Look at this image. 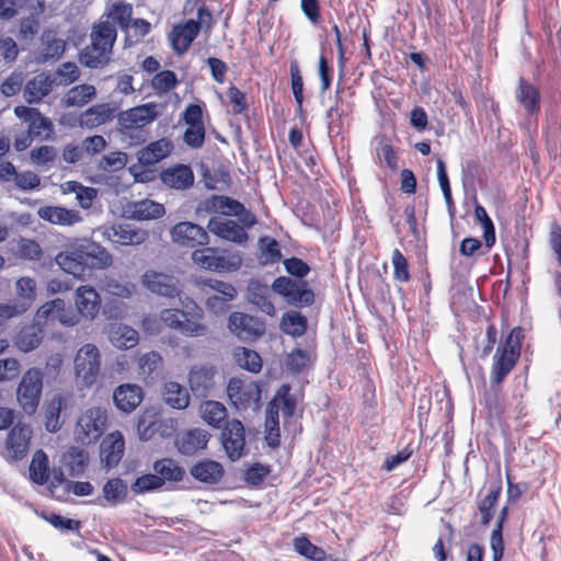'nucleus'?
<instances>
[{"label": "nucleus", "instance_id": "obj_26", "mask_svg": "<svg viewBox=\"0 0 561 561\" xmlns=\"http://www.w3.org/2000/svg\"><path fill=\"white\" fill-rule=\"evenodd\" d=\"M502 385L503 383L495 385L490 382V389L483 394L488 417L496 421L499 424L505 423V413L507 410L506 397L503 393Z\"/></svg>", "mask_w": 561, "mask_h": 561}, {"label": "nucleus", "instance_id": "obj_23", "mask_svg": "<svg viewBox=\"0 0 561 561\" xmlns=\"http://www.w3.org/2000/svg\"><path fill=\"white\" fill-rule=\"evenodd\" d=\"M144 400V390L136 383H122L113 391L115 407L124 412L131 413Z\"/></svg>", "mask_w": 561, "mask_h": 561}, {"label": "nucleus", "instance_id": "obj_27", "mask_svg": "<svg viewBox=\"0 0 561 561\" xmlns=\"http://www.w3.org/2000/svg\"><path fill=\"white\" fill-rule=\"evenodd\" d=\"M207 228L217 237L234 243H245L249 239V236L243 227L231 219H220L213 217L209 219Z\"/></svg>", "mask_w": 561, "mask_h": 561}, {"label": "nucleus", "instance_id": "obj_15", "mask_svg": "<svg viewBox=\"0 0 561 561\" xmlns=\"http://www.w3.org/2000/svg\"><path fill=\"white\" fill-rule=\"evenodd\" d=\"M141 284L150 293L165 298H175L181 291L179 280L173 275L154 270H148L142 274Z\"/></svg>", "mask_w": 561, "mask_h": 561}, {"label": "nucleus", "instance_id": "obj_46", "mask_svg": "<svg viewBox=\"0 0 561 561\" xmlns=\"http://www.w3.org/2000/svg\"><path fill=\"white\" fill-rule=\"evenodd\" d=\"M102 491L106 502L110 505L115 506L126 500L128 486L121 478H112L105 482Z\"/></svg>", "mask_w": 561, "mask_h": 561}, {"label": "nucleus", "instance_id": "obj_45", "mask_svg": "<svg viewBox=\"0 0 561 561\" xmlns=\"http://www.w3.org/2000/svg\"><path fill=\"white\" fill-rule=\"evenodd\" d=\"M153 470L165 481L179 482L185 476V470L172 458H163L153 462Z\"/></svg>", "mask_w": 561, "mask_h": 561}, {"label": "nucleus", "instance_id": "obj_25", "mask_svg": "<svg viewBox=\"0 0 561 561\" xmlns=\"http://www.w3.org/2000/svg\"><path fill=\"white\" fill-rule=\"evenodd\" d=\"M116 112L117 106L114 104H95L82 112L78 118V122L81 127L93 129L112 122L116 116Z\"/></svg>", "mask_w": 561, "mask_h": 561}, {"label": "nucleus", "instance_id": "obj_56", "mask_svg": "<svg viewBox=\"0 0 561 561\" xmlns=\"http://www.w3.org/2000/svg\"><path fill=\"white\" fill-rule=\"evenodd\" d=\"M163 486V478L153 473H146L138 477L131 483V491L135 494H144L147 492L159 490Z\"/></svg>", "mask_w": 561, "mask_h": 561}, {"label": "nucleus", "instance_id": "obj_11", "mask_svg": "<svg viewBox=\"0 0 561 561\" xmlns=\"http://www.w3.org/2000/svg\"><path fill=\"white\" fill-rule=\"evenodd\" d=\"M272 289L284 297L286 302L295 307H308L314 302L313 291L306 282L294 280L286 276L274 279Z\"/></svg>", "mask_w": 561, "mask_h": 561}, {"label": "nucleus", "instance_id": "obj_48", "mask_svg": "<svg viewBox=\"0 0 561 561\" xmlns=\"http://www.w3.org/2000/svg\"><path fill=\"white\" fill-rule=\"evenodd\" d=\"M16 295L20 301L19 307H25V311L32 306L36 298V282L28 276L20 277L15 283Z\"/></svg>", "mask_w": 561, "mask_h": 561}, {"label": "nucleus", "instance_id": "obj_58", "mask_svg": "<svg viewBox=\"0 0 561 561\" xmlns=\"http://www.w3.org/2000/svg\"><path fill=\"white\" fill-rule=\"evenodd\" d=\"M391 262L393 278L400 283H408L411 278L409 262L399 249L392 251Z\"/></svg>", "mask_w": 561, "mask_h": 561}, {"label": "nucleus", "instance_id": "obj_64", "mask_svg": "<svg viewBox=\"0 0 561 561\" xmlns=\"http://www.w3.org/2000/svg\"><path fill=\"white\" fill-rule=\"evenodd\" d=\"M266 426V435L265 440L266 444L272 448H277L280 445V431L278 423V413L277 411H271L266 417L265 422Z\"/></svg>", "mask_w": 561, "mask_h": 561}, {"label": "nucleus", "instance_id": "obj_50", "mask_svg": "<svg viewBox=\"0 0 561 561\" xmlns=\"http://www.w3.org/2000/svg\"><path fill=\"white\" fill-rule=\"evenodd\" d=\"M234 359L239 367L250 373L257 374L262 369V358L260 354L247 347H238L234 351Z\"/></svg>", "mask_w": 561, "mask_h": 561}, {"label": "nucleus", "instance_id": "obj_4", "mask_svg": "<svg viewBox=\"0 0 561 561\" xmlns=\"http://www.w3.org/2000/svg\"><path fill=\"white\" fill-rule=\"evenodd\" d=\"M77 386L80 390L95 386L101 375V353L92 343L83 344L73 359Z\"/></svg>", "mask_w": 561, "mask_h": 561}, {"label": "nucleus", "instance_id": "obj_57", "mask_svg": "<svg viewBox=\"0 0 561 561\" xmlns=\"http://www.w3.org/2000/svg\"><path fill=\"white\" fill-rule=\"evenodd\" d=\"M127 163V154L122 151H112L104 154L98 163L100 170L105 172H117L123 170Z\"/></svg>", "mask_w": 561, "mask_h": 561}, {"label": "nucleus", "instance_id": "obj_17", "mask_svg": "<svg viewBox=\"0 0 561 561\" xmlns=\"http://www.w3.org/2000/svg\"><path fill=\"white\" fill-rule=\"evenodd\" d=\"M515 99L528 117H537L541 111V93L538 85L525 77H519Z\"/></svg>", "mask_w": 561, "mask_h": 561}, {"label": "nucleus", "instance_id": "obj_21", "mask_svg": "<svg viewBox=\"0 0 561 561\" xmlns=\"http://www.w3.org/2000/svg\"><path fill=\"white\" fill-rule=\"evenodd\" d=\"M520 355L512 350L497 346L493 356V363L490 370V382L495 385L503 383L506 377L515 368Z\"/></svg>", "mask_w": 561, "mask_h": 561}, {"label": "nucleus", "instance_id": "obj_62", "mask_svg": "<svg viewBox=\"0 0 561 561\" xmlns=\"http://www.w3.org/2000/svg\"><path fill=\"white\" fill-rule=\"evenodd\" d=\"M178 82L176 75L172 70H162L153 76L151 85L157 92L167 93L174 89Z\"/></svg>", "mask_w": 561, "mask_h": 561}, {"label": "nucleus", "instance_id": "obj_3", "mask_svg": "<svg viewBox=\"0 0 561 561\" xmlns=\"http://www.w3.org/2000/svg\"><path fill=\"white\" fill-rule=\"evenodd\" d=\"M161 322L169 329L179 331L188 337H199L208 334L204 323V310L193 302L187 311L178 308H167L160 312Z\"/></svg>", "mask_w": 561, "mask_h": 561}, {"label": "nucleus", "instance_id": "obj_5", "mask_svg": "<svg viewBox=\"0 0 561 561\" xmlns=\"http://www.w3.org/2000/svg\"><path fill=\"white\" fill-rule=\"evenodd\" d=\"M213 20L210 10L204 2L197 8V20L190 19L183 23L175 24L170 34L169 39L173 50L176 54H184L201 32L202 24H209Z\"/></svg>", "mask_w": 561, "mask_h": 561}, {"label": "nucleus", "instance_id": "obj_42", "mask_svg": "<svg viewBox=\"0 0 561 561\" xmlns=\"http://www.w3.org/2000/svg\"><path fill=\"white\" fill-rule=\"evenodd\" d=\"M162 394L164 402L173 409L183 410L190 404V394L179 382H165Z\"/></svg>", "mask_w": 561, "mask_h": 561}, {"label": "nucleus", "instance_id": "obj_53", "mask_svg": "<svg viewBox=\"0 0 561 561\" xmlns=\"http://www.w3.org/2000/svg\"><path fill=\"white\" fill-rule=\"evenodd\" d=\"M70 480H67L60 468H54L51 471V478L48 480V491L53 497L58 501H64L67 497V490Z\"/></svg>", "mask_w": 561, "mask_h": 561}, {"label": "nucleus", "instance_id": "obj_36", "mask_svg": "<svg viewBox=\"0 0 561 561\" xmlns=\"http://www.w3.org/2000/svg\"><path fill=\"white\" fill-rule=\"evenodd\" d=\"M55 80L45 73H38L30 79L24 87V99L27 103H38L47 96L54 85Z\"/></svg>", "mask_w": 561, "mask_h": 561}, {"label": "nucleus", "instance_id": "obj_19", "mask_svg": "<svg viewBox=\"0 0 561 561\" xmlns=\"http://www.w3.org/2000/svg\"><path fill=\"white\" fill-rule=\"evenodd\" d=\"M125 453V439L119 431L108 433L100 445V459L106 469L118 466Z\"/></svg>", "mask_w": 561, "mask_h": 561}, {"label": "nucleus", "instance_id": "obj_31", "mask_svg": "<svg viewBox=\"0 0 561 561\" xmlns=\"http://www.w3.org/2000/svg\"><path fill=\"white\" fill-rule=\"evenodd\" d=\"M191 476L205 484H217L225 474L222 465L211 459H203L190 469Z\"/></svg>", "mask_w": 561, "mask_h": 561}, {"label": "nucleus", "instance_id": "obj_35", "mask_svg": "<svg viewBox=\"0 0 561 561\" xmlns=\"http://www.w3.org/2000/svg\"><path fill=\"white\" fill-rule=\"evenodd\" d=\"M172 148V142L169 139H158L139 150L138 161L145 167L153 165L167 158L171 153Z\"/></svg>", "mask_w": 561, "mask_h": 561}, {"label": "nucleus", "instance_id": "obj_20", "mask_svg": "<svg viewBox=\"0 0 561 561\" xmlns=\"http://www.w3.org/2000/svg\"><path fill=\"white\" fill-rule=\"evenodd\" d=\"M174 242L183 247L195 248L197 245H206L208 243V234L201 226L182 221L176 224L171 230Z\"/></svg>", "mask_w": 561, "mask_h": 561}, {"label": "nucleus", "instance_id": "obj_33", "mask_svg": "<svg viewBox=\"0 0 561 561\" xmlns=\"http://www.w3.org/2000/svg\"><path fill=\"white\" fill-rule=\"evenodd\" d=\"M44 329L35 323L23 327L14 337V346L23 352L30 353L36 350L44 340Z\"/></svg>", "mask_w": 561, "mask_h": 561}, {"label": "nucleus", "instance_id": "obj_38", "mask_svg": "<svg viewBox=\"0 0 561 561\" xmlns=\"http://www.w3.org/2000/svg\"><path fill=\"white\" fill-rule=\"evenodd\" d=\"M96 96L93 84L82 83L70 88L61 99L64 107H83Z\"/></svg>", "mask_w": 561, "mask_h": 561}, {"label": "nucleus", "instance_id": "obj_7", "mask_svg": "<svg viewBox=\"0 0 561 561\" xmlns=\"http://www.w3.org/2000/svg\"><path fill=\"white\" fill-rule=\"evenodd\" d=\"M107 425V411L103 407H91L82 412L75 426V438L82 445L100 439Z\"/></svg>", "mask_w": 561, "mask_h": 561}, {"label": "nucleus", "instance_id": "obj_30", "mask_svg": "<svg viewBox=\"0 0 561 561\" xmlns=\"http://www.w3.org/2000/svg\"><path fill=\"white\" fill-rule=\"evenodd\" d=\"M41 219L53 225L73 226L82 220L80 213L62 206H43L37 211Z\"/></svg>", "mask_w": 561, "mask_h": 561}, {"label": "nucleus", "instance_id": "obj_1", "mask_svg": "<svg viewBox=\"0 0 561 561\" xmlns=\"http://www.w3.org/2000/svg\"><path fill=\"white\" fill-rule=\"evenodd\" d=\"M158 105L153 102L122 111L117 114L118 134L128 146H138L146 141V127L158 117Z\"/></svg>", "mask_w": 561, "mask_h": 561}, {"label": "nucleus", "instance_id": "obj_24", "mask_svg": "<svg viewBox=\"0 0 561 561\" xmlns=\"http://www.w3.org/2000/svg\"><path fill=\"white\" fill-rule=\"evenodd\" d=\"M210 434L203 428L196 427L182 432L176 436L175 446L180 454L193 456L207 447Z\"/></svg>", "mask_w": 561, "mask_h": 561}, {"label": "nucleus", "instance_id": "obj_6", "mask_svg": "<svg viewBox=\"0 0 561 561\" xmlns=\"http://www.w3.org/2000/svg\"><path fill=\"white\" fill-rule=\"evenodd\" d=\"M229 403L238 411L253 412L262 408V388L257 381L231 378L227 385Z\"/></svg>", "mask_w": 561, "mask_h": 561}, {"label": "nucleus", "instance_id": "obj_39", "mask_svg": "<svg viewBox=\"0 0 561 561\" xmlns=\"http://www.w3.org/2000/svg\"><path fill=\"white\" fill-rule=\"evenodd\" d=\"M199 413L202 420L213 428H221L228 417L226 407L218 401L207 400L201 403Z\"/></svg>", "mask_w": 561, "mask_h": 561}, {"label": "nucleus", "instance_id": "obj_47", "mask_svg": "<svg viewBox=\"0 0 561 561\" xmlns=\"http://www.w3.org/2000/svg\"><path fill=\"white\" fill-rule=\"evenodd\" d=\"M280 327L286 334L298 337L306 333L308 321L301 313L289 311L283 316Z\"/></svg>", "mask_w": 561, "mask_h": 561}, {"label": "nucleus", "instance_id": "obj_28", "mask_svg": "<svg viewBox=\"0 0 561 561\" xmlns=\"http://www.w3.org/2000/svg\"><path fill=\"white\" fill-rule=\"evenodd\" d=\"M87 272L89 270H104L112 264V255L101 245L87 242L79 245Z\"/></svg>", "mask_w": 561, "mask_h": 561}, {"label": "nucleus", "instance_id": "obj_43", "mask_svg": "<svg viewBox=\"0 0 561 561\" xmlns=\"http://www.w3.org/2000/svg\"><path fill=\"white\" fill-rule=\"evenodd\" d=\"M30 479L32 482L38 485H44L48 482L50 470L47 455L38 449L34 453L30 467Z\"/></svg>", "mask_w": 561, "mask_h": 561}, {"label": "nucleus", "instance_id": "obj_59", "mask_svg": "<svg viewBox=\"0 0 561 561\" xmlns=\"http://www.w3.org/2000/svg\"><path fill=\"white\" fill-rule=\"evenodd\" d=\"M51 122L45 117L41 112L31 121L27 128V134L34 138H48L53 133Z\"/></svg>", "mask_w": 561, "mask_h": 561}, {"label": "nucleus", "instance_id": "obj_49", "mask_svg": "<svg viewBox=\"0 0 561 561\" xmlns=\"http://www.w3.org/2000/svg\"><path fill=\"white\" fill-rule=\"evenodd\" d=\"M293 545L297 553L311 561H324L327 558L325 551L321 547L312 543L305 535L296 537Z\"/></svg>", "mask_w": 561, "mask_h": 561}, {"label": "nucleus", "instance_id": "obj_41", "mask_svg": "<svg viewBox=\"0 0 561 561\" xmlns=\"http://www.w3.org/2000/svg\"><path fill=\"white\" fill-rule=\"evenodd\" d=\"M111 343L121 350L135 347L139 342L138 332L126 324H115L110 331Z\"/></svg>", "mask_w": 561, "mask_h": 561}, {"label": "nucleus", "instance_id": "obj_10", "mask_svg": "<svg viewBox=\"0 0 561 561\" xmlns=\"http://www.w3.org/2000/svg\"><path fill=\"white\" fill-rule=\"evenodd\" d=\"M192 260L198 267L214 272H234L242 265L239 252L219 255L216 248L204 247L192 253Z\"/></svg>", "mask_w": 561, "mask_h": 561}, {"label": "nucleus", "instance_id": "obj_9", "mask_svg": "<svg viewBox=\"0 0 561 561\" xmlns=\"http://www.w3.org/2000/svg\"><path fill=\"white\" fill-rule=\"evenodd\" d=\"M35 323L43 329L59 322L62 327L72 328L79 324V317L75 311L67 307L62 298H55L44 302L35 312Z\"/></svg>", "mask_w": 561, "mask_h": 561}, {"label": "nucleus", "instance_id": "obj_54", "mask_svg": "<svg viewBox=\"0 0 561 561\" xmlns=\"http://www.w3.org/2000/svg\"><path fill=\"white\" fill-rule=\"evenodd\" d=\"M201 286L206 294H216L231 300H233L238 294L237 289L231 284L218 279H204L201 282Z\"/></svg>", "mask_w": 561, "mask_h": 561}, {"label": "nucleus", "instance_id": "obj_55", "mask_svg": "<svg viewBox=\"0 0 561 561\" xmlns=\"http://www.w3.org/2000/svg\"><path fill=\"white\" fill-rule=\"evenodd\" d=\"M16 254L22 260L41 261L43 259L44 252L37 241L27 238H21L18 242Z\"/></svg>", "mask_w": 561, "mask_h": 561}, {"label": "nucleus", "instance_id": "obj_60", "mask_svg": "<svg viewBox=\"0 0 561 561\" xmlns=\"http://www.w3.org/2000/svg\"><path fill=\"white\" fill-rule=\"evenodd\" d=\"M103 289L111 296L128 299L136 291V285L130 282H119L116 279H107Z\"/></svg>", "mask_w": 561, "mask_h": 561}, {"label": "nucleus", "instance_id": "obj_29", "mask_svg": "<svg viewBox=\"0 0 561 561\" xmlns=\"http://www.w3.org/2000/svg\"><path fill=\"white\" fill-rule=\"evenodd\" d=\"M501 493L502 479L499 476L496 479L490 481L485 495L477 503L478 510L481 513V524L483 526H488L491 523Z\"/></svg>", "mask_w": 561, "mask_h": 561}, {"label": "nucleus", "instance_id": "obj_2", "mask_svg": "<svg viewBox=\"0 0 561 561\" xmlns=\"http://www.w3.org/2000/svg\"><path fill=\"white\" fill-rule=\"evenodd\" d=\"M117 37L115 25L108 21H100L92 27L90 45L80 53V62L88 68H102L111 60L114 43Z\"/></svg>", "mask_w": 561, "mask_h": 561}, {"label": "nucleus", "instance_id": "obj_14", "mask_svg": "<svg viewBox=\"0 0 561 561\" xmlns=\"http://www.w3.org/2000/svg\"><path fill=\"white\" fill-rule=\"evenodd\" d=\"M75 313L81 319L94 320L102 307L100 293L92 285H80L73 293Z\"/></svg>", "mask_w": 561, "mask_h": 561}, {"label": "nucleus", "instance_id": "obj_8", "mask_svg": "<svg viewBox=\"0 0 561 561\" xmlns=\"http://www.w3.org/2000/svg\"><path fill=\"white\" fill-rule=\"evenodd\" d=\"M43 387V373L39 368L31 367L22 375L16 389V400L25 414L33 415L37 411Z\"/></svg>", "mask_w": 561, "mask_h": 561}, {"label": "nucleus", "instance_id": "obj_51", "mask_svg": "<svg viewBox=\"0 0 561 561\" xmlns=\"http://www.w3.org/2000/svg\"><path fill=\"white\" fill-rule=\"evenodd\" d=\"M137 363L138 374L142 377H150L162 369L163 358L157 351H150L139 356Z\"/></svg>", "mask_w": 561, "mask_h": 561}, {"label": "nucleus", "instance_id": "obj_22", "mask_svg": "<svg viewBox=\"0 0 561 561\" xmlns=\"http://www.w3.org/2000/svg\"><path fill=\"white\" fill-rule=\"evenodd\" d=\"M160 180L167 187L176 191H185L193 186L195 175L187 164L178 163L160 172Z\"/></svg>", "mask_w": 561, "mask_h": 561}, {"label": "nucleus", "instance_id": "obj_40", "mask_svg": "<svg viewBox=\"0 0 561 561\" xmlns=\"http://www.w3.org/2000/svg\"><path fill=\"white\" fill-rule=\"evenodd\" d=\"M207 210L220 213L225 216H236L244 209V205L225 195H211L205 202Z\"/></svg>", "mask_w": 561, "mask_h": 561}, {"label": "nucleus", "instance_id": "obj_32", "mask_svg": "<svg viewBox=\"0 0 561 561\" xmlns=\"http://www.w3.org/2000/svg\"><path fill=\"white\" fill-rule=\"evenodd\" d=\"M107 237L114 243L122 245L140 244L148 238V232L136 229L129 224L114 225L107 230Z\"/></svg>", "mask_w": 561, "mask_h": 561}, {"label": "nucleus", "instance_id": "obj_12", "mask_svg": "<svg viewBox=\"0 0 561 561\" xmlns=\"http://www.w3.org/2000/svg\"><path fill=\"white\" fill-rule=\"evenodd\" d=\"M228 328L239 340L253 342L264 335L265 322L257 317L234 311L229 316Z\"/></svg>", "mask_w": 561, "mask_h": 561}, {"label": "nucleus", "instance_id": "obj_13", "mask_svg": "<svg viewBox=\"0 0 561 561\" xmlns=\"http://www.w3.org/2000/svg\"><path fill=\"white\" fill-rule=\"evenodd\" d=\"M221 428L220 440L227 457L231 461L239 460L245 448V428L242 422L231 419Z\"/></svg>", "mask_w": 561, "mask_h": 561}, {"label": "nucleus", "instance_id": "obj_44", "mask_svg": "<svg viewBox=\"0 0 561 561\" xmlns=\"http://www.w3.org/2000/svg\"><path fill=\"white\" fill-rule=\"evenodd\" d=\"M259 262L262 265H273L282 260V251L276 239L264 236L259 239Z\"/></svg>", "mask_w": 561, "mask_h": 561}, {"label": "nucleus", "instance_id": "obj_52", "mask_svg": "<svg viewBox=\"0 0 561 561\" xmlns=\"http://www.w3.org/2000/svg\"><path fill=\"white\" fill-rule=\"evenodd\" d=\"M289 75H290V87L291 92L297 104V108L299 112H302L304 105V80L301 76V71L299 68V64L297 60H293L289 66Z\"/></svg>", "mask_w": 561, "mask_h": 561}, {"label": "nucleus", "instance_id": "obj_61", "mask_svg": "<svg viewBox=\"0 0 561 561\" xmlns=\"http://www.w3.org/2000/svg\"><path fill=\"white\" fill-rule=\"evenodd\" d=\"M67 466L70 474L79 476L88 465V453L83 449L72 447L67 453Z\"/></svg>", "mask_w": 561, "mask_h": 561}, {"label": "nucleus", "instance_id": "obj_16", "mask_svg": "<svg viewBox=\"0 0 561 561\" xmlns=\"http://www.w3.org/2000/svg\"><path fill=\"white\" fill-rule=\"evenodd\" d=\"M32 431L28 426L16 424L8 433L4 442L5 458L9 461L23 459L28 451Z\"/></svg>", "mask_w": 561, "mask_h": 561}, {"label": "nucleus", "instance_id": "obj_18", "mask_svg": "<svg viewBox=\"0 0 561 561\" xmlns=\"http://www.w3.org/2000/svg\"><path fill=\"white\" fill-rule=\"evenodd\" d=\"M217 369L211 364L193 365L188 371V386L197 397H206L215 387Z\"/></svg>", "mask_w": 561, "mask_h": 561}, {"label": "nucleus", "instance_id": "obj_37", "mask_svg": "<svg viewBox=\"0 0 561 561\" xmlns=\"http://www.w3.org/2000/svg\"><path fill=\"white\" fill-rule=\"evenodd\" d=\"M128 216L136 220H151L164 215L165 209L162 204L151 199H141L128 203L126 206Z\"/></svg>", "mask_w": 561, "mask_h": 561}, {"label": "nucleus", "instance_id": "obj_34", "mask_svg": "<svg viewBox=\"0 0 561 561\" xmlns=\"http://www.w3.org/2000/svg\"><path fill=\"white\" fill-rule=\"evenodd\" d=\"M55 261L64 272L76 278L83 279L87 276L83 257L82 254L79 253V245L72 250L59 252Z\"/></svg>", "mask_w": 561, "mask_h": 561}, {"label": "nucleus", "instance_id": "obj_63", "mask_svg": "<svg viewBox=\"0 0 561 561\" xmlns=\"http://www.w3.org/2000/svg\"><path fill=\"white\" fill-rule=\"evenodd\" d=\"M310 355L306 350H293L286 359V367L293 374L301 373L309 364Z\"/></svg>", "mask_w": 561, "mask_h": 561}]
</instances>
